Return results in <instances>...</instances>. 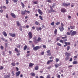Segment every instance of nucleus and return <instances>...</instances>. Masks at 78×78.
<instances>
[{
    "label": "nucleus",
    "instance_id": "nucleus-38",
    "mask_svg": "<svg viewBox=\"0 0 78 78\" xmlns=\"http://www.w3.org/2000/svg\"><path fill=\"white\" fill-rule=\"evenodd\" d=\"M55 61H56V62H58V61H59V58H56L55 59Z\"/></svg>",
    "mask_w": 78,
    "mask_h": 78
},
{
    "label": "nucleus",
    "instance_id": "nucleus-42",
    "mask_svg": "<svg viewBox=\"0 0 78 78\" xmlns=\"http://www.w3.org/2000/svg\"><path fill=\"white\" fill-rule=\"evenodd\" d=\"M59 40H60V37H58L57 38L56 40L57 41H59Z\"/></svg>",
    "mask_w": 78,
    "mask_h": 78
},
{
    "label": "nucleus",
    "instance_id": "nucleus-54",
    "mask_svg": "<svg viewBox=\"0 0 78 78\" xmlns=\"http://www.w3.org/2000/svg\"><path fill=\"white\" fill-rule=\"evenodd\" d=\"M19 30L20 31H22V27H20Z\"/></svg>",
    "mask_w": 78,
    "mask_h": 78
},
{
    "label": "nucleus",
    "instance_id": "nucleus-44",
    "mask_svg": "<svg viewBox=\"0 0 78 78\" xmlns=\"http://www.w3.org/2000/svg\"><path fill=\"white\" fill-rule=\"evenodd\" d=\"M33 3H34V5H36V4H37V1H36L35 2H33Z\"/></svg>",
    "mask_w": 78,
    "mask_h": 78
},
{
    "label": "nucleus",
    "instance_id": "nucleus-10",
    "mask_svg": "<svg viewBox=\"0 0 78 78\" xmlns=\"http://www.w3.org/2000/svg\"><path fill=\"white\" fill-rule=\"evenodd\" d=\"M9 35L11 36H12V37H16V34H12V33H9Z\"/></svg>",
    "mask_w": 78,
    "mask_h": 78
},
{
    "label": "nucleus",
    "instance_id": "nucleus-37",
    "mask_svg": "<svg viewBox=\"0 0 78 78\" xmlns=\"http://www.w3.org/2000/svg\"><path fill=\"white\" fill-rule=\"evenodd\" d=\"M46 78H51L50 75L49 74L47 76Z\"/></svg>",
    "mask_w": 78,
    "mask_h": 78
},
{
    "label": "nucleus",
    "instance_id": "nucleus-39",
    "mask_svg": "<svg viewBox=\"0 0 78 78\" xmlns=\"http://www.w3.org/2000/svg\"><path fill=\"white\" fill-rule=\"evenodd\" d=\"M34 42L35 43V44H37V43H38V41H37V40H34Z\"/></svg>",
    "mask_w": 78,
    "mask_h": 78
},
{
    "label": "nucleus",
    "instance_id": "nucleus-1",
    "mask_svg": "<svg viewBox=\"0 0 78 78\" xmlns=\"http://www.w3.org/2000/svg\"><path fill=\"white\" fill-rule=\"evenodd\" d=\"M27 12V13H30V11H27L26 10H25L24 11H23L21 12V14L22 15H25V13Z\"/></svg>",
    "mask_w": 78,
    "mask_h": 78
},
{
    "label": "nucleus",
    "instance_id": "nucleus-62",
    "mask_svg": "<svg viewBox=\"0 0 78 78\" xmlns=\"http://www.w3.org/2000/svg\"><path fill=\"white\" fill-rule=\"evenodd\" d=\"M34 40H37V37H35L34 38Z\"/></svg>",
    "mask_w": 78,
    "mask_h": 78
},
{
    "label": "nucleus",
    "instance_id": "nucleus-25",
    "mask_svg": "<svg viewBox=\"0 0 78 78\" xmlns=\"http://www.w3.org/2000/svg\"><path fill=\"white\" fill-rule=\"evenodd\" d=\"M64 36H65V37H62L61 39H66V38H67V35H64Z\"/></svg>",
    "mask_w": 78,
    "mask_h": 78
},
{
    "label": "nucleus",
    "instance_id": "nucleus-16",
    "mask_svg": "<svg viewBox=\"0 0 78 78\" xmlns=\"http://www.w3.org/2000/svg\"><path fill=\"white\" fill-rule=\"evenodd\" d=\"M60 66V65L59 64H58V63H56L55 65V68H58V67Z\"/></svg>",
    "mask_w": 78,
    "mask_h": 78
},
{
    "label": "nucleus",
    "instance_id": "nucleus-64",
    "mask_svg": "<svg viewBox=\"0 0 78 78\" xmlns=\"http://www.w3.org/2000/svg\"><path fill=\"white\" fill-rule=\"evenodd\" d=\"M32 47H33V48H34V47H35V46L34 44H32Z\"/></svg>",
    "mask_w": 78,
    "mask_h": 78
},
{
    "label": "nucleus",
    "instance_id": "nucleus-20",
    "mask_svg": "<svg viewBox=\"0 0 78 78\" xmlns=\"http://www.w3.org/2000/svg\"><path fill=\"white\" fill-rule=\"evenodd\" d=\"M34 64H33L32 63H30L29 64V67H32V66H34Z\"/></svg>",
    "mask_w": 78,
    "mask_h": 78
},
{
    "label": "nucleus",
    "instance_id": "nucleus-19",
    "mask_svg": "<svg viewBox=\"0 0 78 78\" xmlns=\"http://www.w3.org/2000/svg\"><path fill=\"white\" fill-rule=\"evenodd\" d=\"M11 76L10 75H5L4 76V78H10V76Z\"/></svg>",
    "mask_w": 78,
    "mask_h": 78
},
{
    "label": "nucleus",
    "instance_id": "nucleus-2",
    "mask_svg": "<svg viewBox=\"0 0 78 78\" xmlns=\"http://www.w3.org/2000/svg\"><path fill=\"white\" fill-rule=\"evenodd\" d=\"M70 5V4L69 3H68V4L65 2H63L62 3V6H66V7H67V6H69Z\"/></svg>",
    "mask_w": 78,
    "mask_h": 78
},
{
    "label": "nucleus",
    "instance_id": "nucleus-4",
    "mask_svg": "<svg viewBox=\"0 0 78 78\" xmlns=\"http://www.w3.org/2000/svg\"><path fill=\"white\" fill-rule=\"evenodd\" d=\"M50 8L51 10H49V11L48 12V13H51V12H55V11L53 9V8H52V7L51 6H50Z\"/></svg>",
    "mask_w": 78,
    "mask_h": 78
},
{
    "label": "nucleus",
    "instance_id": "nucleus-47",
    "mask_svg": "<svg viewBox=\"0 0 78 78\" xmlns=\"http://www.w3.org/2000/svg\"><path fill=\"white\" fill-rule=\"evenodd\" d=\"M41 55H44V51H42L41 53Z\"/></svg>",
    "mask_w": 78,
    "mask_h": 78
},
{
    "label": "nucleus",
    "instance_id": "nucleus-29",
    "mask_svg": "<svg viewBox=\"0 0 78 78\" xmlns=\"http://www.w3.org/2000/svg\"><path fill=\"white\" fill-rule=\"evenodd\" d=\"M21 3L22 5V6L23 7V8H24L25 7V5H24V4L23 2H21Z\"/></svg>",
    "mask_w": 78,
    "mask_h": 78
},
{
    "label": "nucleus",
    "instance_id": "nucleus-56",
    "mask_svg": "<svg viewBox=\"0 0 78 78\" xmlns=\"http://www.w3.org/2000/svg\"><path fill=\"white\" fill-rule=\"evenodd\" d=\"M30 55V54H27V55H26V57H28V56H29Z\"/></svg>",
    "mask_w": 78,
    "mask_h": 78
},
{
    "label": "nucleus",
    "instance_id": "nucleus-55",
    "mask_svg": "<svg viewBox=\"0 0 78 78\" xmlns=\"http://www.w3.org/2000/svg\"><path fill=\"white\" fill-rule=\"evenodd\" d=\"M51 51L50 50H48L47 51V53H50V52Z\"/></svg>",
    "mask_w": 78,
    "mask_h": 78
},
{
    "label": "nucleus",
    "instance_id": "nucleus-32",
    "mask_svg": "<svg viewBox=\"0 0 78 78\" xmlns=\"http://www.w3.org/2000/svg\"><path fill=\"white\" fill-rule=\"evenodd\" d=\"M27 46L25 45L24 48V50H26V49L27 48Z\"/></svg>",
    "mask_w": 78,
    "mask_h": 78
},
{
    "label": "nucleus",
    "instance_id": "nucleus-58",
    "mask_svg": "<svg viewBox=\"0 0 78 78\" xmlns=\"http://www.w3.org/2000/svg\"><path fill=\"white\" fill-rule=\"evenodd\" d=\"M20 45H19L18 46H17V48H20Z\"/></svg>",
    "mask_w": 78,
    "mask_h": 78
},
{
    "label": "nucleus",
    "instance_id": "nucleus-51",
    "mask_svg": "<svg viewBox=\"0 0 78 78\" xmlns=\"http://www.w3.org/2000/svg\"><path fill=\"white\" fill-rule=\"evenodd\" d=\"M59 24H60V22H58L56 23V25H59Z\"/></svg>",
    "mask_w": 78,
    "mask_h": 78
},
{
    "label": "nucleus",
    "instance_id": "nucleus-49",
    "mask_svg": "<svg viewBox=\"0 0 78 78\" xmlns=\"http://www.w3.org/2000/svg\"><path fill=\"white\" fill-rule=\"evenodd\" d=\"M12 76H14V75H15V74H14V73L13 71H12Z\"/></svg>",
    "mask_w": 78,
    "mask_h": 78
},
{
    "label": "nucleus",
    "instance_id": "nucleus-5",
    "mask_svg": "<svg viewBox=\"0 0 78 78\" xmlns=\"http://www.w3.org/2000/svg\"><path fill=\"white\" fill-rule=\"evenodd\" d=\"M28 35L29 37V39H31L32 38V32L31 31L29 32L28 34Z\"/></svg>",
    "mask_w": 78,
    "mask_h": 78
},
{
    "label": "nucleus",
    "instance_id": "nucleus-43",
    "mask_svg": "<svg viewBox=\"0 0 78 78\" xmlns=\"http://www.w3.org/2000/svg\"><path fill=\"white\" fill-rule=\"evenodd\" d=\"M60 42H61V43H62V44H63V43H64V41H63V40H60Z\"/></svg>",
    "mask_w": 78,
    "mask_h": 78
},
{
    "label": "nucleus",
    "instance_id": "nucleus-21",
    "mask_svg": "<svg viewBox=\"0 0 78 78\" xmlns=\"http://www.w3.org/2000/svg\"><path fill=\"white\" fill-rule=\"evenodd\" d=\"M70 28L72 30H75V26H70Z\"/></svg>",
    "mask_w": 78,
    "mask_h": 78
},
{
    "label": "nucleus",
    "instance_id": "nucleus-18",
    "mask_svg": "<svg viewBox=\"0 0 78 78\" xmlns=\"http://www.w3.org/2000/svg\"><path fill=\"white\" fill-rule=\"evenodd\" d=\"M34 69L35 70H38L39 69V66H36L34 68Z\"/></svg>",
    "mask_w": 78,
    "mask_h": 78
},
{
    "label": "nucleus",
    "instance_id": "nucleus-17",
    "mask_svg": "<svg viewBox=\"0 0 78 78\" xmlns=\"http://www.w3.org/2000/svg\"><path fill=\"white\" fill-rule=\"evenodd\" d=\"M57 32H58V30L57 29H55L54 31V34L55 36H56L57 35Z\"/></svg>",
    "mask_w": 78,
    "mask_h": 78
},
{
    "label": "nucleus",
    "instance_id": "nucleus-34",
    "mask_svg": "<svg viewBox=\"0 0 78 78\" xmlns=\"http://www.w3.org/2000/svg\"><path fill=\"white\" fill-rule=\"evenodd\" d=\"M39 17L40 18L41 20H43V18H42V16L40 15L39 16Z\"/></svg>",
    "mask_w": 78,
    "mask_h": 78
},
{
    "label": "nucleus",
    "instance_id": "nucleus-24",
    "mask_svg": "<svg viewBox=\"0 0 78 78\" xmlns=\"http://www.w3.org/2000/svg\"><path fill=\"white\" fill-rule=\"evenodd\" d=\"M70 58V57L69 56H67L65 58V60L66 61H68V60H69Z\"/></svg>",
    "mask_w": 78,
    "mask_h": 78
},
{
    "label": "nucleus",
    "instance_id": "nucleus-12",
    "mask_svg": "<svg viewBox=\"0 0 78 78\" xmlns=\"http://www.w3.org/2000/svg\"><path fill=\"white\" fill-rule=\"evenodd\" d=\"M61 11L62 12H66V9L65 8H63L61 9Z\"/></svg>",
    "mask_w": 78,
    "mask_h": 78
},
{
    "label": "nucleus",
    "instance_id": "nucleus-48",
    "mask_svg": "<svg viewBox=\"0 0 78 78\" xmlns=\"http://www.w3.org/2000/svg\"><path fill=\"white\" fill-rule=\"evenodd\" d=\"M43 47L44 48H47V47H46V45H43Z\"/></svg>",
    "mask_w": 78,
    "mask_h": 78
},
{
    "label": "nucleus",
    "instance_id": "nucleus-59",
    "mask_svg": "<svg viewBox=\"0 0 78 78\" xmlns=\"http://www.w3.org/2000/svg\"><path fill=\"white\" fill-rule=\"evenodd\" d=\"M50 59H53V56H51L49 57Z\"/></svg>",
    "mask_w": 78,
    "mask_h": 78
},
{
    "label": "nucleus",
    "instance_id": "nucleus-57",
    "mask_svg": "<svg viewBox=\"0 0 78 78\" xmlns=\"http://www.w3.org/2000/svg\"><path fill=\"white\" fill-rule=\"evenodd\" d=\"M77 58V56H74L73 57L74 59H76Z\"/></svg>",
    "mask_w": 78,
    "mask_h": 78
},
{
    "label": "nucleus",
    "instance_id": "nucleus-46",
    "mask_svg": "<svg viewBox=\"0 0 78 78\" xmlns=\"http://www.w3.org/2000/svg\"><path fill=\"white\" fill-rule=\"evenodd\" d=\"M0 48L1 50H3L4 48V47L2 46H1L0 47Z\"/></svg>",
    "mask_w": 78,
    "mask_h": 78
},
{
    "label": "nucleus",
    "instance_id": "nucleus-35",
    "mask_svg": "<svg viewBox=\"0 0 78 78\" xmlns=\"http://www.w3.org/2000/svg\"><path fill=\"white\" fill-rule=\"evenodd\" d=\"M11 64L12 66H16V63L14 62L12 63Z\"/></svg>",
    "mask_w": 78,
    "mask_h": 78
},
{
    "label": "nucleus",
    "instance_id": "nucleus-15",
    "mask_svg": "<svg viewBox=\"0 0 78 78\" xmlns=\"http://www.w3.org/2000/svg\"><path fill=\"white\" fill-rule=\"evenodd\" d=\"M2 34L3 35H4V36H5V37H6V36H7V34H6V33L5 31H3L2 32Z\"/></svg>",
    "mask_w": 78,
    "mask_h": 78
},
{
    "label": "nucleus",
    "instance_id": "nucleus-53",
    "mask_svg": "<svg viewBox=\"0 0 78 78\" xmlns=\"http://www.w3.org/2000/svg\"><path fill=\"white\" fill-rule=\"evenodd\" d=\"M63 40V42H66V41H67V39H65L64 40Z\"/></svg>",
    "mask_w": 78,
    "mask_h": 78
},
{
    "label": "nucleus",
    "instance_id": "nucleus-45",
    "mask_svg": "<svg viewBox=\"0 0 78 78\" xmlns=\"http://www.w3.org/2000/svg\"><path fill=\"white\" fill-rule=\"evenodd\" d=\"M67 35H68V36H69V35H70V34H70V33H69V32H68L67 33H66Z\"/></svg>",
    "mask_w": 78,
    "mask_h": 78
},
{
    "label": "nucleus",
    "instance_id": "nucleus-6",
    "mask_svg": "<svg viewBox=\"0 0 78 78\" xmlns=\"http://www.w3.org/2000/svg\"><path fill=\"white\" fill-rule=\"evenodd\" d=\"M65 55L66 56H70L71 55L70 53H68L67 52H66L65 53Z\"/></svg>",
    "mask_w": 78,
    "mask_h": 78
},
{
    "label": "nucleus",
    "instance_id": "nucleus-3",
    "mask_svg": "<svg viewBox=\"0 0 78 78\" xmlns=\"http://www.w3.org/2000/svg\"><path fill=\"white\" fill-rule=\"evenodd\" d=\"M41 48V47L39 46H37L35 47H34L33 48V50H34V51H36L37 50H39V49H40Z\"/></svg>",
    "mask_w": 78,
    "mask_h": 78
},
{
    "label": "nucleus",
    "instance_id": "nucleus-41",
    "mask_svg": "<svg viewBox=\"0 0 78 78\" xmlns=\"http://www.w3.org/2000/svg\"><path fill=\"white\" fill-rule=\"evenodd\" d=\"M51 25H52V26H53L54 25H55V22H52L51 23Z\"/></svg>",
    "mask_w": 78,
    "mask_h": 78
},
{
    "label": "nucleus",
    "instance_id": "nucleus-27",
    "mask_svg": "<svg viewBox=\"0 0 78 78\" xmlns=\"http://www.w3.org/2000/svg\"><path fill=\"white\" fill-rule=\"evenodd\" d=\"M16 25H17L18 27H20V23H19V22L18 21H16Z\"/></svg>",
    "mask_w": 78,
    "mask_h": 78
},
{
    "label": "nucleus",
    "instance_id": "nucleus-40",
    "mask_svg": "<svg viewBox=\"0 0 78 78\" xmlns=\"http://www.w3.org/2000/svg\"><path fill=\"white\" fill-rule=\"evenodd\" d=\"M35 23L36 25H39V22L37 21H36Z\"/></svg>",
    "mask_w": 78,
    "mask_h": 78
},
{
    "label": "nucleus",
    "instance_id": "nucleus-7",
    "mask_svg": "<svg viewBox=\"0 0 78 78\" xmlns=\"http://www.w3.org/2000/svg\"><path fill=\"white\" fill-rule=\"evenodd\" d=\"M37 11H38V12L40 14V15H42L43 14V12H42V11H41V9H38Z\"/></svg>",
    "mask_w": 78,
    "mask_h": 78
},
{
    "label": "nucleus",
    "instance_id": "nucleus-30",
    "mask_svg": "<svg viewBox=\"0 0 78 78\" xmlns=\"http://www.w3.org/2000/svg\"><path fill=\"white\" fill-rule=\"evenodd\" d=\"M41 38L40 37H39L37 38V41L38 42H39V41H41Z\"/></svg>",
    "mask_w": 78,
    "mask_h": 78
},
{
    "label": "nucleus",
    "instance_id": "nucleus-50",
    "mask_svg": "<svg viewBox=\"0 0 78 78\" xmlns=\"http://www.w3.org/2000/svg\"><path fill=\"white\" fill-rule=\"evenodd\" d=\"M51 53H48L47 55V56H51Z\"/></svg>",
    "mask_w": 78,
    "mask_h": 78
},
{
    "label": "nucleus",
    "instance_id": "nucleus-11",
    "mask_svg": "<svg viewBox=\"0 0 78 78\" xmlns=\"http://www.w3.org/2000/svg\"><path fill=\"white\" fill-rule=\"evenodd\" d=\"M20 74V71L17 72L16 73V77H17V76H19Z\"/></svg>",
    "mask_w": 78,
    "mask_h": 78
},
{
    "label": "nucleus",
    "instance_id": "nucleus-31",
    "mask_svg": "<svg viewBox=\"0 0 78 78\" xmlns=\"http://www.w3.org/2000/svg\"><path fill=\"white\" fill-rule=\"evenodd\" d=\"M15 51L17 52V53H19V51L17 48H15Z\"/></svg>",
    "mask_w": 78,
    "mask_h": 78
},
{
    "label": "nucleus",
    "instance_id": "nucleus-28",
    "mask_svg": "<svg viewBox=\"0 0 78 78\" xmlns=\"http://www.w3.org/2000/svg\"><path fill=\"white\" fill-rule=\"evenodd\" d=\"M78 63V62L77 61H74L73 62V64H76Z\"/></svg>",
    "mask_w": 78,
    "mask_h": 78
},
{
    "label": "nucleus",
    "instance_id": "nucleus-36",
    "mask_svg": "<svg viewBox=\"0 0 78 78\" xmlns=\"http://www.w3.org/2000/svg\"><path fill=\"white\" fill-rule=\"evenodd\" d=\"M57 44L58 46H60V47H61V44H60L59 43H57Z\"/></svg>",
    "mask_w": 78,
    "mask_h": 78
},
{
    "label": "nucleus",
    "instance_id": "nucleus-52",
    "mask_svg": "<svg viewBox=\"0 0 78 78\" xmlns=\"http://www.w3.org/2000/svg\"><path fill=\"white\" fill-rule=\"evenodd\" d=\"M47 2L48 3H51V0H47Z\"/></svg>",
    "mask_w": 78,
    "mask_h": 78
},
{
    "label": "nucleus",
    "instance_id": "nucleus-26",
    "mask_svg": "<svg viewBox=\"0 0 78 78\" xmlns=\"http://www.w3.org/2000/svg\"><path fill=\"white\" fill-rule=\"evenodd\" d=\"M66 48L67 51H69V50L70 48V47L69 46H67Z\"/></svg>",
    "mask_w": 78,
    "mask_h": 78
},
{
    "label": "nucleus",
    "instance_id": "nucleus-61",
    "mask_svg": "<svg viewBox=\"0 0 78 78\" xmlns=\"http://www.w3.org/2000/svg\"><path fill=\"white\" fill-rule=\"evenodd\" d=\"M0 12L1 13H2V12H3V10H2V9L0 10Z\"/></svg>",
    "mask_w": 78,
    "mask_h": 78
},
{
    "label": "nucleus",
    "instance_id": "nucleus-60",
    "mask_svg": "<svg viewBox=\"0 0 78 78\" xmlns=\"http://www.w3.org/2000/svg\"><path fill=\"white\" fill-rule=\"evenodd\" d=\"M57 78H61V76H60V75H58V76H57Z\"/></svg>",
    "mask_w": 78,
    "mask_h": 78
},
{
    "label": "nucleus",
    "instance_id": "nucleus-23",
    "mask_svg": "<svg viewBox=\"0 0 78 78\" xmlns=\"http://www.w3.org/2000/svg\"><path fill=\"white\" fill-rule=\"evenodd\" d=\"M30 75H31V76H35V75H36L34 73H32L30 74Z\"/></svg>",
    "mask_w": 78,
    "mask_h": 78
},
{
    "label": "nucleus",
    "instance_id": "nucleus-22",
    "mask_svg": "<svg viewBox=\"0 0 78 78\" xmlns=\"http://www.w3.org/2000/svg\"><path fill=\"white\" fill-rule=\"evenodd\" d=\"M65 45H70V43L69 42H65Z\"/></svg>",
    "mask_w": 78,
    "mask_h": 78
},
{
    "label": "nucleus",
    "instance_id": "nucleus-9",
    "mask_svg": "<svg viewBox=\"0 0 78 78\" xmlns=\"http://www.w3.org/2000/svg\"><path fill=\"white\" fill-rule=\"evenodd\" d=\"M76 34V31H74L71 34V36H75Z\"/></svg>",
    "mask_w": 78,
    "mask_h": 78
},
{
    "label": "nucleus",
    "instance_id": "nucleus-8",
    "mask_svg": "<svg viewBox=\"0 0 78 78\" xmlns=\"http://www.w3.org/2000/svg\"><path fill=\"white\" fill-rule=\"evenodd\" d=\"M59 29L60 31H64V27L62 26H60L59 27Z\"/></svg>",
    "mask_w": 78,
    "mask_h": 78
},
{
    "label": "nucleus",
    "instance_id": "nucleus-13",
    "mask_svg": "<svg viewBox=\"0 0 78 78\" xmlns=\"http://www.w3.org/2000/svg\"><path fill=\"white\" fill-rule=\"evenodd\" d=\"M53 61V60H48L47 62V64H50V62H52Z\"/></svg>",
    "mask_w": 78,
    "mask_h": 78
},
{
    "label": "nucleus",
    "instance_id": "nucleus-63",
    "mask_svg": "<svg viewBox=\"0 0 78 78\" xmlns=\"http://www.w3.org/2000/svg\"><path fill=\"white\" fill-rule=\"evenodd\" d=\"M3 66H1L0 67V69L1 70H3Z\"/></svg>",
    "mask_w": 78,
    "mask_h": 78
},
{
    "label": "nucleus",
    "instance_id": "nucleus-33",
    "mask_svg": "<svg viewBox=\"0 0 78 78\" xmlns=\"http://www.w3.org/2000/svg\"><path fill=\"white\" fill-rule=\"evenodd\" d=\"M18 0H12V2H14V3H17L18 2Z\"/></svg>",
    "mask_w": 78,
    "mask_h": 78
},
{
    "label": "nucleus",
    "instance_id": "nucleus-14",
    "mask_svg": "<svg viewBox=\"0 0 78 78\" xmlns=\"http://www.w3.org/2000/svg\"><path fill=\"white\" fill-rule=\"evenodd\" d=\"M10 15L12 16V17H13V18H16V16L14 14L11 13L10 14Z\"/></svg>",
    "mask_w": 78,
    "mask_h": 78
}]
</instances>
